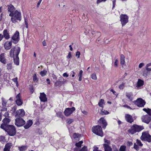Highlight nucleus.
<instances>
[{"label": "nucleus", "mask_w": 151, "mask_h": 151, "mask_svg": "<svg viewBox=\"0 0 151 151\" xmlns=\"http://www.w3.org/2000/svg\"><path fill=\"white\" fill-rule=\"evenodd\" d=\"M1 128L4 129L11 136L15 135L16 131L15 127L11 125L2 124L0 126Z\"/></svg>", "instance_id": "1"}, {"label": "nucleus", "mask_w": 151, "mask_h": 151, "mask_svg": "<svg viewBox=\"0 0 151 151\" xmlns=\"http://www.w3.org/2000/svg\"><path fill=\"white\" fill-rule=\"evenodd\" d=\"M9 15L10 17H12L11 20L13 23H14L17 22V20L20 21L22 19L21 13L17 10L15 11L13 14H9Z\"/></svg>", "instance_id": "2"}, {"label": "nucleus", "mask_w": 151, "mask_h": 151, "mask_svg": "<svg viewBox=\"0 0 151 151\" xmlns=\"http://www.w3.org/2000/svg\"><path fill=\"white\" fill-rule=\"evenodd\" d=\"M143 127L137 124L132 126L128 130V132L131 134H133L137 132H139L143 129Z\"/></svg>", "instance_id": "3"}, {"label": "nucleus", "mask_w": 151, "mask_h": 151, "mask_svg": "<svg viewBox=\"0 0 151 151\" xmlns=\"http://www.w3.org/2000/svg\"><path fill=\"white\" fill-rule=\"evenodd\" d=\"M20 51V48L18 46L13 47L10 50V55L11 57L18 56Z\"/></svg>", "instance_id": "4"}, {"label": "nucleus", "mask_w": 151, "mask_h": 151, "mask_svg": "<svg viewBox=\"0 0 151 151\" xmlns=\"http://www.w3.org/2000/svg\"><path fill=\"white\" fill-rule=\"evenodd\" d=\"M92 132L95 134L102 137L103 133L102 131V128L99 125H97L93 127L92 128Z\"/></svg>", "instance_id": "5"}, {"label": "nucleus", "mask_w": 151, "mask_h": 151, "mask_svg": "<svg viewBox=\"0 0 151 151\" xmlns=\"http://www.w3.org/2000/svg\"><path fill=\"white\" fill-rule=\"evenodd\" d=\"M140 138L142 140L146 141L149 142H151V135L147 132H143Z\"/></svg>", "instance_id": "6"}, {"label": "nucleus", "mask_w": 151, "mask_h": 151, "mask_svg": "<svg viewBox=\"0 0 151 151\" xmlns=\"http://www.w3.org/2000/svg\"><path fill=\"white\" fill-rule=\"evenodd\" d=\"M133 103L139 107H143L146 104V102L142 99H138L136 100L133 101Z\"/></svg>", "instance_id": "7"}, {"label": "nucleus", "mask_w": 151, "mask_h": 151, "mask_svg": "<svg viewBox=\"0 0 151 151\" xmlns=\"http://www.w3.org/2000/svg\"><path fill=\"white\" fill-rule=\"evenodd\" d=\"M120 21L122 27L125 25L128 22V17L126 14H121L120 17Z\"/></svg>", "instance_id": "8"}, {"label": "nucleus", "mask_w": 151, "mask_h": 151, "mask_svg": "<svg viewBox=\"0 0 151 151\" xmlns=\"http://www.w3.org/2000/svg\"><path fill=\"white\" fill-rule=\"evenodd\" d=\"M15 124L17 127H20L23 126L25 123V122L22 118H17L15 119Z\"/></svg>", "instance_id": "9"}, {"label": "nucleus", "mask_w": 151, "mask_h": 151, "mask_svg": "<svg viewBox=\"0 0 151 151\" xmlns=\"http://www.w3.org/2000/svg\"><path fill=\"white\" fill-rule=\"evenodd\" d=\"M13 42L15 44L17 43L19 40V32L17 31L12 37Z\"/></svg>", "instance_id": "10"}, {"label": "nucleus", "mask_w": 151, "mask_h": 151, "mask_svg": "<svg viewBox=\"0 0 151 151\" xmlns=\"http://www.w3.org/2000/svg\"><path fill=\"white\" fill-rule=\"evenodd\" d=\"M141 119L142 122L147 124H148L151 120V117L147 114L142 116Z\"/></svg>", "instance_id": "11"}, {"label": "nucleus", "mask_w": 151, "mask_h": 151, "mask_svg": "<svg viewBox=\"0 0 151 151\" xmlns=\"http://www.w3.org/2000/svg\"><path fill=\"white\" fill-rule=\"evenodd\" d=\"M25 114V112L23 109H20L16 111L15 117L16 118H21L24 116Z\"/></svg>", "instance_id": "12"}, {"label": "nucleus", "mask_w": 151, "mask_h": 151, "mask_svg": "<svg viewBox=\"0 0 151 151\" xmlns=\"http://www.w3.org/2000/svg\"><path fill=\"white\" fill-rule=\"evenodd\" d=\"M75 110V108L73 107L71 108H66L64 112V114L66 116H69L73 113V111Z\"/></svg>", "instance_id": "13"}, {"label": "nucleus", "mask_w": 151, "mask_h": 151, "mask_svg": "<svg viewBox=\"0 0 151 151\" xmlns=\"http://www.w3.org/2000/svg\"><path fill=\"white\" fill-rule=\"evenodd\" d=\"M16 100L15 101L16 103L18 106H20L23 104V101L21 99V94L20 93L16 96Z\"/></svg>", "instance_id": "14"}, {"label": "nucleus", "mask_w": 151, "mask_h": 151, "mask_svg": "<svg viewBox=\"0 0 151 151\" xmlns=\"http://www.w3.org/2000/svg\"><path fill=\"white\" fill-rule=\"evenodd\" d=\"M7 6L8 7V12H10L9 14H13L16 10L15 8L12 4L8 5Z\"/></svg>", "instance_id": "15"}, {"label": "nucleus", "mask_w": 151, "mask_h": 151, "mask_svg": "<svg viewBox=\"0 0 151 151\" xmlns=\"http://www.w3.org/2000/svg\"><path fill=\"white\" fill-rule=\"evenodd\" d=\"M99 122L100 124H102V127L104 129H105L106 128L107 124L104 118L102 117L100 118L99 121Z\"/></svg>", "instance_id": "16"}, {"label": "nucleus", "mask_w": 151, "mask_h": 151, "mask_svg": "<svg viewBox=\"0 0 151 151\" xmlns=\"http://www.w3.org/2000/svg\"><path fill=\"white\" fill-rule=\"evenodd\" d=\"M125 118L127 121L128 122L131 123L133 122L132 116L129 114H126Z\"/></svg>", "instance_id": "17"}, {"label": "nucleus", "mask_w": 151, "mask_h": 151, "mask_svg": "<svg viewBox=\"0 0 151 151\" xmlns=\"http://www.w3.org/2000/svg\"><path fill=\"white\" fill-rule=\"evenodd\" d=\"M40 99L41 101L45 102L47 101L46 95L44 93H40Z\"/></svg>", "instance_id": "18"}, {"label": "nucleus", "mask_w": 151, "mask_h": 151, "mask_svg": "<svg viewBox=\"0 0 151 151\" xmlns=\"http://www.w3.org/2000/svg\"><path fill=\"white\" fill-rule=\"evenodd\" d=\"M12 146V144L11 143H8L5 145L4 149V151H10V149Z\"/></svg>", "instance_id": "19"}, {"label": "nucleus", "mask_w": 151, "mask_h": 151, "mask_svg": "<svg viewBox=\"0 0 151 151\" xmlns=\"http://www.w3.org/2000/svg\"><path fill=\"white\" fill-rule=\"evenodd\" d=\"M12 45V42H6L4 44V47L5 48V49L6 50H9L10 49Z\"/></svg>", "instance_id": "20"}, {"label": "nucleus", "mask_w": 151, "mask_h": 151, "mask_svg": "<svg viewBox=\"0 0 151 151\" xmlns=\"http://www.w3.org/2000/svg\"><path fill=\"white\" fill-rule=\"evenodd\" d=\"M3 34V37H4L6 39L8 40L9 39L10 37V35L7 29H4V30Z\"/></svg>", "instance_id": "21"}, {"label": "nucleus", "mask_w": 151, "mask_h": 151, "mask_svg": "<svg viewBox=\"0 0 151 151\" xmlns=\"http://www.w3.org/2000/svg\"><path fill=\"white\" fill-rule=\"evenodd\" d=\"M0 61L4 64H6L7 62L6 60L4 58V54L2 53L0 55Z\"/></svg>", "instance_id": "22"}, {"label": "nucleus", "mask_w": 151, "mask_h": 151, "mask_svg": "<svg viewBox=\"0 0 151 151\" xmlns=\"http://www.w3.org/2000/svg\"><path fill=\"white\" fill-rule=\"evenodd\" d=\"M33 124L32 120H29L27 121L26 124L24 126L25 129H27L29 128Z\"/></svg>", "instance_id": "23"}, {"label": "nucleus", "mask_w": 151, "mask_h": 151, "mask_svg": "<svg viewBox=\"0 0 151 151\" xmlns=\"http://www.w3.org/2000/svg\"><path fill=\"white\" fill-rule=\"evenodd\" d=\"M65 82V81H57L56 82H53L54 83V86L55 87L60 86L63 85Z\"/></svg>", "instance_id": "24"}, {"label": "nucleus", "mask_w": 151, "mask_h": 151, "mask_svg": "<svg viewBox=\"0 0 151 151\" xmlns=\"http://www.w3.org/2000/svg\"><path fill=\"white\" fill-rule=\"evenodd\" d=\"M126 96L130 101H132L133 100V95L132 92L126 93Z\"/></svg>", "instance_id": "25"}, {"label": "nucleus", "mask_w": 151, "mask_h": 151, "mask_svg": "<svg viewBox=\"0 0 151 151\" xmlns=\"http://www.w3.org/2000/svg\"><path fill=\"white\" fill-rule=\"evenodd\" d=\"M124 58V56L123 54H121L120 55V63L122 67H123L124 65H125V61Z\"/></svg>", "instance_id": "26"}, {"label": "nucleus", "mask_w": 151, "mask_h": 151, "mask_svg": "<svg viewBox=\"0 0 151 151\" xmlns=\"http://www.w3.org/2000/svg\"><path fill=\"white\" fill-rule=\"evenodd\" d=\"M103 145L104 151H112V148L106 144H103Z\"/></svg>", "instance_id": "27"}, {"label": "nucleus", "mask_w": 151, "mask_h": 151, "mask_svg": "<svg viewBox=\"0 0 151 151\" xmlns=\"http://www.w3.org/2000/svg\"><path fill=\"white\" fill-rule=\"evenodd\" d=\"M83 142L82 141H81L79 142H76L75 144V146H76V148H77L78 151L80 149V148L81 147V145L83 143Z\"/></svg>", "instance_id": "28"}, {"label": "nucleus", "mask_w": 151, "mask_h": 151, "mask_svg": "<svg viewBox=\"0 0 151 151\" xmlns=\"http://www.w3.org/2000/svg\"><path fill=\"white\" fill-rule=\"evenodd\" d=\"M14 58V64L17 65H18L19 64V59L18 56L15 57H13Z\"/></svg>", "instance_id": "29"}, {"label": "nucleus", "mask_w": 151, "mask_h": 151, "mask_svg": "<svg viewBox=\"0 0 151 151\" xmlns=\"http://www.w3.org/2000/svg\"><path fill=\"white\" fill-rule=\"evenodd\" d=\"M143 110L149 116H151V109L149 108L146 109V108H144L143 109Z\"/></svg>", "instance_id": "30"}, {"label": "nucleus", "mask_w": 151, "mask_h": 151, "mask_svg": "<svg viewBox=\"0 0 151 151\" xmlns=\"http://www.w3.org/2000/svg\"><path fill=\"white\" fill-rule=\"evenodd\" d=\"M150 75V72L146 70L144 71L143 72V76L147 77V76H148Z\"/></svg>", "instance_id": "31"}, {"label": "nucleus", "mask_w": 151, "mask_h": 151, "mask_svg": "<svg viewBox=\"0 0 151 151\" xmlns=\"http://www.w3.org/2000/svg\"><path fill=\"white\" fill-rule=\"evenodd\" d=\"M144 84V82L142 80L139 79L137 84V86L138 87H139L142 86Z\"/></svg>", "instance_id": "32"}, {"label": "nucleus", "mask_w": 151, "mask_h": 151, "mask_svg": "<svg viewBox=\"0 0 151 151\" xmlns=\"http://www.w3.org/2000/svg\"><path fill=\"white\" fill-rule=\"evenodd\" d=\"M10 119L8 118H5L2 121L3 124H7L9 123L10 122Z\"/></svg>", "instance_id": "33"}, {"label": "nucleus", "mask_w": 151, "mask_h": 151, "mask_svg": "<svg viewBox=\"0 0 151 151\" xmlns=\"http://www.w3.org/2000/svg\"><path fill=\"white\" fill-rule=\"evenodd\" d=\"M109 114V112L106 110L102 109L101 111V114L102 115H106Z\"/></svg>", "instance_id": "34"}, {"label": "nucleus", "mask_w": 151, "mask_h": 151, "mask_svg": "<svg viewBox=\"0 0 151 151\" xmlns=\"http://www.w3.org/2000/svg\"><path fill=\"white\" fill-rule=\"evenodd\" d=\"M27 147L26 146H23L19 147V150L20 151H24L27 150Z\"/></svg>", "instance_id": "35"}, {"label": "nucleus", "mask_w": 151, "mask_h": 151, "mask_svg": "<svg viewBox=\"0 0 151 151\" xmlns=\"http://www.w3.org/2000/svg\"><path fill=\"white\" fill-rule=\"evenodd\" d=\"M126 147L125 145H122L119 149V151H125L126 150Z\"/></svg>", "instance_id": "36"}, {"label": "nucleus", "mask_w": 151, "mask_h": 151, "mask_svg": "<svg viewBox=\"0 0 151 151\" xmlns=\"http://www.w3.org/2000/svg\"><path fill=\"white\" fill-rule=\"evenodd\" d=\"M104 100L103 99H101L100 100L98 104L99 106L102 107H103V104H104Z\"/></svg>", "instance_id": "37"}, {"label": "nucleus", "mask_w": 151, "mask_h": 151, "mask_svg": "<svg viewBox=\"0 0 151 151\" xmlns=\"http://www.w3.org/2000/svg\"><path fill=\"white\" fill-rule=\"evenodd\" d=\"M47 72L45 70L42 71L40 72V74L42 76H44L46 74Z\"/></svg>", "instance_id": "38"}, {"label": "nucleus", "mask_w": 151, "mask_h": 151, "mask_svg": "<svg viewBox=\"0 0 151 151\" xmlns=\"http://www.w3.org/2000/svg\"><path fill=\"white\" fill-rule=\"evenodd\" d=\"M2 101V105L3 106H5L6 104V102L5 100V99L2 98L1 99Z\"/></svg>", "instance_id": "39"}, {"label": "nucleus", "mask_w": 151, "mask_h": 151, "mask_svg": "<svg viewBox=\"0 0 151 151\" xmlns=\"http://www.w3.org/2000/svg\"><path fill=\"white\" fill-rule=\"evenodd\" d=\"M136 143L137 144V145H139L140 147H142L143 146V144L141 143L140 141L139 140L137 139L136 140Z\"/></svg>", "instance_id": "40"}, {"label": "nucleus", "mask_w": 151, "mask_h": 151, "mask_svg": "<svg viewBox=\"0 0 151 151\" xmlns=\"http://www.w3.org/2000/svg\"><path fill=\"white\" fill-rule=\"evenodd\" d=\"M12 65V63H11L7 64L6 67L8 70H9L11 69Z\"/></svg>", "instance_id": "41"}, {"label": "nucleus", "mask_w": 151, "mask_h": 151, "mask_svg": "<svg viewBox=\"0 0 151 151\" xmlns=\"http://www.w3.org/2000/svg\"><path fill=\"white\" fill-rule=\"evenodd\" d=\"M104 142L105 143L104 144H106V145H108V146H109V145L110 144V141L109 140L104 139Z\"/></svg>", "instance_id": "42"}, {"label": "nucleus", "mask_w": 151, "mask_h": 151, "mask_svg": "<svg viewBox=\"0 0 151 151\" xmlns=\"http://www.w3.org/2000/svg\"><path fill=\"white\" fill-rule=\"evenodd\" d=\"M78 151H88L87 147L84 146L81 149H79Z\"/></svg>", "instance_id": "43"}, {"label": "nucleus", "mask_w": 151, "mask_h": 151, "mask_svg": "<svg viewBox=\"0 0 151 151\" xmlns=\"http://www.w3.org/2000/svg\"><path fill=\"white\" fill-rule=\"evenodd\" d=\"M67 123L68 124H70L73 122V120L72 119H68L67 120Z\"/></svg>", "instance_id": "44"}, {"label": "nucleus", "mask_w": 151, "mask_h": 151, "mask_svg": "<svg viewBox=\"0 0 151 151\" xmlns=\"http://www.w3.org/2000/svg\"><path fill=\"white\" fill-rule=\"evenodd\" d=\"M91 78L93 80H96L97 79V77L96 74H92L91 75Z\"/></svg>", "instance_id": "45"}, {"label": "nucleus", "mask_w": 151, "mask_h": 151, "mask_svg": "<svg viewBox=\"0 0 151 151\" xmlns=\"http://www.w3.org/2000/svg\"><path fill=\"white\" fill-rule=\"evenodd\" d=\"M125 84L124 83H122L121 84L119 85V88L120 89H123L124 87Z\"/></svg>", "instance_id": "46"}, {"label": "nucleus", "mask_w": 151, "mask_h": 151, "mask_svg": "<svg viewBox=\"0 0 151 151\" xmlns=\"http://www.w3.org/2000/svg\"><path fill=\"white\" fill-rule=\"evenodd\" d=\"M149 65H147L145 67V69L146 70L150 72L151 71V68H149Z\"/></svg>", "instance_id": "47"}, {"label": "nucleus", "mask_w": 151, "mask_h": 151, "mask_svg": "<svg viewBox=\"0 0 151 151\" xmlns=\"http://www.w3.org/2000/svg\"><path fill=\"white\" fill-rule=\"evenodd\" d=\"M0 141L3 142H4L5 141V139L4 136H0Z\"/></svg>", "instance_id": "48"}, {"label": "nucleus", "mask_w": 151, "mask_h": 151, "mask_svg": "<svg viewBox=\"0 0 151 151\" xmlns=\"http://www.w3.org/2000/svg\"><path fill=\"white\" fill-rule=\"evenodd\" d=\"M80 52L79 51H78L76 52V56L77 57V58H80Z\"/></svg>", "instance_id": "49"}, {"label": "nucleus", "mask_w": 151, "mask_h": 151, "mask_svg": "<svg viewBox=\"0 0 151 151\" xmlns=\"http://www.w3.org/2000/svg\"><path fill=\"white\" fill-rule=\"evenodd\" d=\"M134 147L137 150H138L139 149L138 145H136L135 143L134 144Z\"/></svg>", "instance_id": "50"}, {"label": "nucleus", "mask_w": 151, "mask_h": 151, "mask_svg": "<svg viewBox=\"0 0 151 151\" xmlns=\"http://www.w3.org/2000/svg\"><path fill=\"white\" fill-rule=\"evenodd\" d=\"M37 78L36 74H34L33 76V80L35 82L37 80Z\"/></svg>", "instance_id": "51"}, {"label": "nucleus", "mask_w": 151, "mask_h": 151, "mask_svg": "<svg viewBox=\"0 0 151 151\" xmlns=\"http://www.w3.org/2000/svg\"><path fill=\"white\" fill-rule=\"evenodd\" d=\"M58 116H59L60 118H62L63 115L62 114V113L61 112H58L56 114Z\"/></svg>", "instance_id": "52"}, {"label": "nucleus", "mask_w": 151, "mask_h": 151, "mask_svg": "<svg viewBox=\"0 0 151 151\" xmlns=\"http://www.w3.org/2000/svg\"><path fill=\"white\" fill-rule=\"evenodd\" d=\"M118 60H115L114 63V66L116 67L118 66Z\"/></svg>", "instance_id": "53"}, {"label": "nucleus", "mask_w": 151, "mask_h": 151, "mask_svg": "<svg viewBox=\"0 0 151 151\" xmlns=\"http://www.w3.org/2000/svg\"><path fill=\"white\" fill-rule=\"evenodd\" d=\"M52 78H53V79H54L55 81H56L57 79V78L56 77V76L55 75L53 74L52 76Z\"/></svg>", "instance_id": "54"}, {"label": "nucleus", "mask_w": 151, "mask_h": 151, "mask_svg": "<svg viewBox=\"0 0 151 151\" xmlns=\"http://www.w3.org/2000/svg\"><path fill=\"white\" fill-rule=\"evenodd\" d=\"M17 77L13 79L12 81L15 83H16L17 84Z\"/></svg>", "instance_id": "55"}, {"label": "nucleus", "mask_w": 151, "mask_h": 151, "mask_svg": "<svg viewBox=\"0 0 151 151\" xmlns=\"http://www.w3.org/2000/svg\"><path fill=\"white\" fill-rule=\"evenodd\" d=\"M113 7L112 9H114L115 6L116 5V0H113Z\"/></svg>", "instance_id": "56"}, {"label": "nucleus", "mask_w": 151, "mask_h": 151, "mask_svg": "<svg viewBox=\"0 0 151 151\" xmlns=\"http://www.w3.org/2000/svg\"><path fill=\"white\" fill-rule=\"evenodd\" d=\"M71 52H69L68 55L67 56V59H69L71 57Z\"/></svg>", "instance_id": "57"}, {"label": "nucleus", "mask_w": 151, "mask_h": 151, "mask_svg": "<svg viewBox=\"0 0 151 151\" xmlns=\"http://www.w3.org/2000/svg\"><path fill=\"white\" fill-rule=\"evenodd\" d=\"M144 65V64L143 63H141L139 64V68H141Z\"/></svg>", "instance_id": "58"}, {"label": "nucleus", "mask_w": 151, "mask_h": 151, "mask_svg": "<svg viewBox=\"0 0 151 151\" xmlns=\"http://www.w3.org/2000/svg\"><path fill=\"white\" fill-rule=\"evenodd\" d=\"M79 136V134H77L76 133L73 134V137L74 138L78 137Z\"/></svg>", "instance_id": "59"}, {"label": "nucleus", "mask_w": 151, "mask_h": 151, "mask_svg": "<svg viewBox=\"0 0 151 151\" xmlns=\"http://www.w3.org/2000/svg\"><path fill=\"white\" fill-rule=\"evenodd\" d=\"M58 81H65V80L63 77H62L61 76H60L59 78V80Z\"/></svg>", "instance_id": "60"}, {"label": "nucleus", "mask_w": 151, "mask_h": 151, "mask_svg": "<svg viewBox=\"0 0 151 151\" xmlns=\"http://www.w3.org/2000/svg\"><path fill=\"white\" fill-rule=\"evenodd\" d=\"M123 106L124 107H126L129 109H132L129 106L126 104L123 105Z\"/></svg>", "instance_id": "61"}, {"label": "nucleus", "mask_w": 151, "mask_h": 151, "mask_svg": "<svg viewBox=\"0 0 151 151\" xmlns=\"http://www.w3.org/2000/svg\"><path fill=\"white\" fill-rule=\"evenodd\" d=\"M63 76L64 77L67 78L68 76V75L66 73H65L63 74Z\"/></svg>", "instance_id": "62"}, {"label": "nucleus", "mask_w": 151, "mask_h": 151, "mask_svg": "<svg viewBox=\"0 0 151 151\" xmlns=\"http://www.w3.org/2000/svg\"><path fill=\"white\" fill-rule=\"evenodd\" d=\"M83 71L82 70H81L80 72H79V75H78V76H82V75H83Z\"/></svg>", "instance_id": "63"}, {"label": "nucleus", "mask_w": 151, "mask_h": 151, "mask_svg": "<svg viewBox=\"0 0 151 151\" xmlns=\"http://www.w3.org/2000/svg\"><path fill=\"white\" fill-rule=\"evenodd\" d=\"M4 115L5 117H8L9 116V114L8 113V112H6L4 113Z\"/></svg>", "instance_id": "64"}]
</instances>
